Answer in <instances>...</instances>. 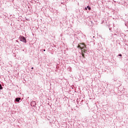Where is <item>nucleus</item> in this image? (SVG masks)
<instances>
[{
  "label": "nucleus",
  "mask_w": 128,
  "mask_h": 128,
  "mask_svg": "<svg viewBox=\"0 0 128 128\" xmlns=\"http://www.w3.org/2000/svg\"><path fill=\"white\" fill-rule=\"evenodd\" d=\"M19 38L20 40V42H22L25 44H26V39L24 36H20Z\"/></svg>",
  "instance_id": "1"
},
{
  "label": "nucleus",
  "mask_w": 128,
  "mask_h": 128,
  "mask_svg": "<svg viewBox=\"0 0 128 128\" xmlns=\"http://www.w3.org/2000/svg\"><path fill=\"white\" fill-rule=\"evenodd\" d=\"M20 100V98H16V102H19Z\"/></svg>",
  "instance_id": "2"
},
{
  "label": "nucleus",
  "mask_w": 128,
  "mask_h": 128,
  "mask_svg": "<svg viewBox=\"0 0 128 128\" xmlns=\"http://www.w3.org/2000/svg\"><path fill=\"white\" fill-rule=\"evenodd\" d=\"M88 10H90L91 9L90 6H87L86 7H85V8H84V9H85L86 10H88Z\"/></svg>",
  "instance_id": "3"
},
{
  "label": "nucleus",
  "mask_w": 128,
  "mask_h": 128,
  "mask_svg": "<svg viewBox=\"0 0 128 128\" xmlns=\"http://www.w3.org/2000/svg\"><path fill=\"white\" fill-rule=\"evenodd\" d=\"M86 48V45H84V44H83L82 46V48Z\"/></svg>",
  "instance_id": "4"
},
{
  "label": "nucleus",
  "mask_w": 128,
  "mask_h": 128,
  "mask_svg": "<svg viewBox=\"0 0 128 128\" xmlns=\"http://www.w3.org/2000/svg\"><path fill=\"white\" fill-rule=\"evenodd\" d=\"M0 90H2V86L0 84Z\"/></svg>",
  "instance_id": "5"
},
{
  "label": "nucleus",
  "mask_w": 128,
  "mask_h": 128,
  "mask_svg": "<svg viewBox=\"0 0 128 128\" xmlns=\"http://www.w3.org/2000/svg\"><path fill=\"white\" fill-rule=\"evenodd\" d=\"M119 56H122V54H119Z\"/></svg>",
  "instance_id": "6"
},
{
  "label": "nucleus",
  "mask_w": 128,
  "mask_h": 128,
  "mask_svg": "<svg viewBox=\"0 0 128 128\" xmlns=\"http://www.w3.org/2000/svg\"><path fill=\"white\" fill-rule=\"evenodd\" d=\"M79 48L82 49V47H80V46H78Z\"/></svg>",
  "instance_id": "7"
},
{
  "label": "nucleus",
  "mask_w": 128,
  "mask_h": 128,
  "mask_svg": "<svg viewBox=\"0 0 128 128\" xmlns=\"http://www.w3.org/2000/svg\"><path fill=\"white\" fill-rule=\"evenodd\" d=\"M82 56L83 58H84V55L82 54Z\"/></svg>",
  "instance_id": "8"
},
{
  "label": "nucleus",
  "mask_w": 128,
  "mask_h": 128,
  "mask_svg": "<svg viewBox=\"0 0 128 128\" xmlns=\"http://www.w3.org/2000/svg\"><path fill=\"white\" fill-rule=\"evenodd\" d=\"M31 68L32 70H34V67H32Z\"/></svg>",
  "instance_id": "9"
},
{
  "label": "nucleus",
  "mask_w": 128,
  "mask_h": 128,
  "mask_svg": "<svg viewBox=\"0 0 128 128\" xmlns=\"http://www.w3.org/2000/svg\"><path fill=\"white\" fill-rule=\"evenodd\" d=\"M44 52H46V50H44Z\"/></svg>",
  "instance_id": "10"
},
{
  "label": "nucleus",
  "mask_w": 128,
  "mask_h": 128,
  "mask_svg": "<svg viewBox=\"0 0 128 128\" xmlns=\"http://www.w3.org/2000/svg\"><path fill=\"white\" fill-rule=\"evenodd\" d=\"M93 38H94V36H93Z\"/></svg>",
  "instance_id": "11"
}]
</instances>
